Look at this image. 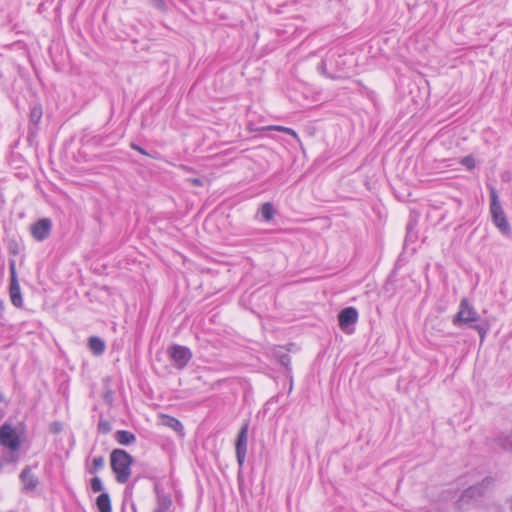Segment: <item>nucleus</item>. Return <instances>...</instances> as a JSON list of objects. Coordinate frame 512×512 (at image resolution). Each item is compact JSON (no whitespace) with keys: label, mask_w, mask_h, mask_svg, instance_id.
<instances>
[{"label":"nucleus","mask_w":512,"mask_h":512,"mask_svg":"<svg viewBox=\"0 0 512 512\" xmlns=\"http://www.w3.org/2000/svg\"><path fill=\"white\" fill-rule=\"evenodd\" d=\"M460 163L469 170L474 169L476 165L474 158L470 155L461 158Z\"/></svg>","instance_id":"obj_21"},{"label":"nucleus","mask_w":512,"mask_h":512,"mask_svg":"<svg viewBox=\"0 0 512 512\" xmlns=\"http://www.w3.org/2000/svg\"><path fill=\"white\" fill-rule=\"evenodd\" d=\"M131 148L138 151L139 153H141L143 155H148V153L142 147H140L134 143L131 144Z\"/></svg>","instance_id":"obj_27"},{"label":"nucleus","mask_w":512,"mask_h":512,"mask_svg":"<svg viewBox=\"0 0 512 512\" xmlns=\"http://www.w3.org/2000/svg\"><path fill=\"white\" fill-rule=\"evenodd\" d=\"M170 505H171V500L167 499L163 502L162 507L156 509L155 512H167V509L170 507Z\"/></svg>","instance_id":"obj_24"},{"label":"nucleus","mask_w":512,"mask_h":512,"mask_svg":"<svg viewBox=\"0 0 512 512\" xmlns=\"http://www.w3.org/2000/svg\"><path fill=\"white\" fill-rule=\"evenodd\" d=\"M168 353L177 369H183L192 358L189 348L180 345L171 346Z\"/></svg>","instance_id":"obj_6"},{"label":"nucleus","mask_w":512,"mask_h":512,"mask_svg":"<svg viewBox=\"0 0 512 512\" xmlns=\"http://www.w3.org/2000/svg\"><path fill=\"white\" fill-rule=\"evenodd\" d=\"M2 400H3V396H2V394L0 393V401H2Z\"/></svg>","instance_id":"obj_31"},{"label":"nucleus","mask_w":512,"mask_h":512,"mask_svg":"<svg viewBox=\"0 0 512 512\" xmlns=\"http://www.w3.org/2000/svg\"><path fill=\"white\" fill-rule=\"evenodd\" d=\"M110 464L119 483H126L131 475L132 456L125 450L115 449L110 455Z\"/></svg>","instance_id":"obj_2"},{"label":"nucleus","mask_w":512,"mask_h":512,"mask_svg":"<svg viewBox=\"0 0 512 512\" xmlns=\"http://www.w3.org/2000/svg\"><path fill=\"white\" fill-rule=\"evenodd\" d=\"M275 210L273 208V205L269 202L264 203L261 207V215L262 217L269 221L274 217Z\"/></svg>","instance_id":"obj_18"},{"label":"nucleus","mask_w":512,"mask_h":512,"mask_svg":"<svg viewBox=\"0 0 512 512\" xmlns=\"http://www.w3.org/2000/svg\"><path fill=\"white\" fill-rule=\"evenodd\" d=\"M248 427V423H245L241 427L235 445L236 457L239 466H242L244 464L247 453Z\"/></svg>","instance_id":"obj_7"},{"label":"nucleus","mask_w":512,"mask_h":512,"mask_svg":"<svg viewBox=\"0 0 512 512\" xmlns=\"http://www.w3.org/2000/svg\"><path fill=\"white\" fill-rule=\"evenodd\" d=\"M280 362L282 365H284L285 367H288L291 363V358L288 354H284L280 357Z\"/></svg>","instance_id":"obj_25"},{"label":"nucleus","mask_w":512,"mask_h":512,"mask_svg":"<svg viewBox=\"0 0 512 512\" xmlns=\"http://www.w3.org/2000/svg\"><path fill=\"white\" fill-rule=\"evenodd\" d=\"M496 443L504 450L512 451V431L499 435Z\"/></svg>","instance_id":"obj_16"},{"label":"nucleus","mask_w":512,"mask_h":512,"mask_svg":"<svg viewBox=\"0 0 512 512\" xmlns=\"http://www.w3.org/2000/svg\"><path fill=\"white\" fill-rule=\"evenodd\" d=\"M194 186H202L203 182L200 178H192L188 180Z\"/></svg>","instance_id":"obj_28"},{"label":"nucleus","mask_w":512,"mask_h":512,"mask_svg":"<svg viewBox=\"0 0 512 512\" xmlns=\"http://www.w3.org/2000/svg\"><path fill=\"white\" fill-rule=\"evenodd\" d=\"M0 445L6 447L11 452L19 450L21 441L14 427L9 424H3L0 427Z\"/></svg>","instance_id":"obj_4"},{"label":"nucleus","mask_w":512,"mask_h":512,"mask_svg":"<svg viewBox=\"0 0 512 512\" xmlns=\"http://www.w3.org/2000/svg\"><path fill=\"white\" fill-rule=\"evenodd\" d=\"M91 489L93 492H100L103 490V484L99 477H94L91 480Z\"/></svg>","instance_id":"obj_22"},{"label":"nucleus","mask_w":512,"mask_h":512,"mask_svg":"<svg viewBox=\"0 0 512 512\" xmlns=\"http://www.w3.org/2000/svg\"><path fill=\"white\" fill-rule=\"evenodd\" d=\"M52 223L50 219L43 218L38 220L32 227L31 233L33 237L38 241L45 240L51 231Z\"/></svg>","instance_id":"obj_9"},{"label":"nucleus","mask_w":512,"mask_h":512,"mask_svg":"<svg viewBox=\"0 0 512 512\" xmlns=\"http://www.w3.org/2000/svg\"><path fill=\"white\" fill-rule=\"evenodd\" d=\"M180 168L182 170H184L185 172H191L192 171V168L188 167V166H185V165H181Z\"/></svg>","instance_id":"obj_30"},{"label":"nucleus","mask_w":512,"mask_h":512,"mask_svg":"<svg viewBox=\"0 0 512 512\" xmlns=\"http://www.w3.org/2000/svg\"><path fill=\"white\" fill-rule=\"evenodd\" d=\"M262 129L263 130L280 131V132L289 134V135L293 136L294 138L298 139V134L296 133V131H294L293 129L288 128V127L278 126V125H271V126L264 127Z\"/></svg>","instance_id":"obj_19"},{"label":"nucleus","mask_w":512,"mask_h":512,"mask_svg":"<svg viewBox=\"0 0 512 512\" xmlns=\"http://www.w3.org/2000/svg\"><path fill=\"white\" fill-rule=\"evenodd\" d=\"M479 319V314L476 312L474 307L469 303L468 299L463 298L460 301L459 311L453 318V324L456 326H460L462 324L470 325L479 333L481 340H483L489 328L488 326H484L481 324L472 325V323L477 322Z\"/></svg>","instance_id":"obj_1"},{"label":"nucleus","mask_w":512,"mask_h":512,"mask_svg":"<svg viewBox=\"0 0 512 512\" xmlns=\"http://www.w3.org/2000/svg\"><path fill=\"white\" fill-rule=\"evenodd\" d=\"M19 478L23 485V491L25 492L34 491L39 484L38 478L32 473L30 466L24 467Z\"/></svg>","instance_id":"obj_11"},{"label":"nucleus","mask_w":512,"mask_h":512,"mask_svg":"<svg viewBox=\"0 0 512 512\" xmlns=\"http://www.w3.org/2000/svg\"><path fill=\"white\" fill-rule=\"evenodd\" d=\"M485 484H489V481L485 480L479 485L471 486L466 489L457 501L458 507L463 508V506L468 504L472 499L480 497L483 494Z\"/></svg>","instance_id":"obj_8"},{"label":"nucleus","mask_w":512,"mask_h":512,"mask_svg":"<svg viewBox=\"0 0 512 512\" xmlns=\"http://www.w3.org/2000/svg\"><path fill=\"white\" fill-rule=\"evenodd\" d=\"M98 428L104 433H108L110 431V425L107 422H100Z\"/></svg>","instance_id":"obj_26"},{"label":"nucleus","mask_w":512,"mask_h":512,"mask_svg":"<svg viewBox=\"0 0 512 512\" xmlns=\"http://www.w3.org/2000/svg\"><path fill=\"white\" fill-rule=\"evenodd\" d=\"M489 190L491 199L490 212L493 222L503 234L508 235L511 232V227L500 204L498 193L493 186H490Z\"/></svg>","instance_id":"obj_3"},{"label":"nucleus","mask_w":512,"mask_h":512,"mask_svg":"<svg viewBox=\"0 0 512 512\" xmlns=\"http://www.w3.org/2000/svg\"><path fill=\"white\" fill-rule=\"evenodd\" d=\"M319 70L323 73H325L326 71V65H325V62L322 61L321 64L319 65Z\"/></svg>","instance_id":"obj_29"},{"label":"nucleus","mask_w":512,"mask_h":512,"mask_svg":"<svg viewBox=\"0 0 512 512\" xmlns=\"http://www.w3.org/2000/svg\"><path fill=\"white\" fill-rule=\"evenodd\" d=\"M88 346L94 355H102L106 347L105 342L96 336H92L89 338Z\"/></svg>","instance_id":"obj_13"},{"label":"nucleus","mask_w":512,"mask_h":512,"mask_svg":"<svg viewBox=\"0 0 512 512\" xmlns=\"http://www.w3.org/2000/svg\"><path fill=\"white\" fill-rule=\"evenodd\" d=\"M159 419L161 425L174 430L180 436H184V427L178 419L166 414H161Z\"/></svg>","instance_id":"obj_12"},{"label":"nucleus","mask_w":512,"mask_h":512,"mask_svg":"<svg viewBox=\"0 0 512 512\" xmlns=\"http://www.w3.org/2000/svg\"><path fill=\"white\" fill-rule=\"evenodd\" d=\"M152 5L156 7L158 10L165 12L167 10V5L164 0H150Z\"/></svg>","instance_id":"obj_23"},{"label":"nucleus","mask_w":512,"mask_h":512,"mask_svg":"<svg viewBox=\"0 0 512 512\" xmlns=\"http://www.w3.org/2000/svg\"><path fill=\"white\" fill-rule=\"evenodd\" d=\"M42 115H43L42 107L40 105L33 106L30 110V115H29L30 122L33 123L34 125H37L40 122Z\"/></svg>","instance_id":"obj_17"},{"label":"nucleus","mask_w":512,"mask_h":512,"mask_svg":"<svg viewBox=\"0 0 512 512\" xmlns=\"http://www.w3.org/2000/svg\"><path fill=\"white\" fill-rule=\"evenodd\" d=\"M96 504L99 512H112L110 497L107 493L99 495Z\"/></svg>","instance_id":"obj_15"},{"label":"nucleus","mask_w":512,"mask_h":512,"mask_svg":"<svg viewBox=\"0 0 512 512\" xmlns=\"http://www.w3.org/2000/svg\"><path fill=\"white\" fill-rule=\"evenodd\" d=\"M104 466V458L102 456L95 457L92 462V468L90 469V473H94L97 470L101 469Z\"/></svg>","instance_id":"obj_20"},{"label":"nucleus","mask_w":512,"mask_h":512,"mask_svg":"<svg viewBox=\"0 0 512 512\" xmlns=\"http://www.w3.org/2000/svg\"><path fill=\"white\" fill-rule=\"evenodd\" d=\"M339 326L343 331L358 321V311L354 307L344 308L338 315Z\"/></svg>","instance_id":"obj_10"},{"label":"nucleus","mask_w":512,"mask_h":512,"mask_svg":"<svg viewBox=\"0 0 512 512\" xmlns=\"http://www.w3.org/2000/svg\"><path fill=\"white\" fill-rule=\"evenodd\" d=\"M9 270H10V286H9V295L12 304L17 307L21 308L23 306V298L21 294L20 285L17 278V272H16V263L14 260H11L9 263Z\"/></svg>","instance_id":"obj_5"},{"label":"nucleus","mask_w":512,"mask_h":512,"mask_svg":"<svg viewBox=\"0 0 512 512\" xmlns=\"http://www.w3.org/2000/svg\"><path fill=\"white\" fill-rule=\"evenodd\" d=\"M115 438L117 442L121 445H129L136 440L135 435L126 430L117 431L115 434Z\"/></svg>","instance_id":"obj_14"}]
</instances>
